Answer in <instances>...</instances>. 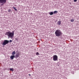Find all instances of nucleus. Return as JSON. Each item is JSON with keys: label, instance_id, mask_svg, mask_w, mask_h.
<instances>
[{"label": "nucleus", "instance_id": "nucleus-2", "mask_svg": "<svg viewBox=\"0 0 79 79\" xmlns=\"http://www.w3.org/2000/svg\"><path fill=\"white\" fill-rule=\"evenodd\" d=\"M55 34L56 36L57 37H59V36H60V35H61V32L60 30H57L55 32Z\"/></svg>", "mask_w": 79, "mask_h": 79}, {"label": "nucleus", "instance_id": "nucleus-15", "mask_svg": "<svg viewBox=\"0 0 79 79\" xmlns=\"http://www.w3.org/2000/svg\"><path fill=\"white\" fill-rule=\"evenodd\" d=\"M36 55H39V52H37L36 53Z\"/></svg>", "mask_w": 79, "mask_h": 79}, {"label": "nucleus", "instance_id": "nucleus-1", "mask_svg": "<svg viewBox=\"0 0 79 79\" xmlns=\"http://www.w3.org/2000/svg\"><path fill=\"white\" fill-rule=\"evenodd\" d=\"M15 31H13L12 32H11L10 31H7L5 33V35H7L9 37L11 38L14 36V32Z\"/></svg>", "mask_w": 79, "mask_h": 79}, {"label": "nucleus", "instance_id": "nucleus-11", "mask_svg": "<svg viewBox=\"0 0 79 79\" xmlns=\"http://www.w3.org/2000/svg\"><path fill=\"white\" fill-rule=\"evenodd\" d=\"M13 8L14 9V10H15V11H17V9H16V7H13Z\"/></svg>", "mask_w": 79, "mask_h": 79}, {"label": "nucleus", "instance_id": "nucleus-19", "mask_svg": "<svg viewBox=\"0 0 79 79\" xmlns=\"http://www.w3.org/2000/svg\"><path fill=\"white\" fill-rule=\"evenodd\" d=\"M29 76H31V74H29Z\"/></svg>", "mask_w": 79, "mask_h": 79}, {"label": "nucleus", "instance_id": "nucleus-9", "mask_svg": "<svg viewBox=\"0 0 79 79\" xmlns=\"http://www.w3.org/2000/svg\"><path fill=\"white\" fill-rule=\"evenodd\" d=\"M16 54V52L15 51H14L12 53V56L15 55Z\"/></svg>", "mask_w": 79, "mask_h": 79}, {"label": "nucleus", "instance_id": "nucleus-5", "mask_svg": "<svg viewBox=\"0 0 79 79\" xmlns=\"http://www.w3.org/2000/svg\"><path fill=\"white\" fill-rule=\"evenodd\" d=\"M6 2V0H0V3H3L2 5H3V4L5 3Z\"/></svg>", "mask_w": 79, "mask_h": 79}, {"label": "nucleus", "instance_id": "nucleus-16", "mask_svg": "<svg viewBox=\"0 0 79 79\" xmlns=\"http://www.w3.org/2000/svg\"><path fill=\"white\" fill-rule=\"evenodd\" d=\"M11 9H9L8 10V12H11Z\"/></svg>", "mask_w": 79, "mask_h": 79}, {"label": "nucleus", "instance_id": "nucleus-13", "mask_svg": "<svg viewBox=\"0 0 79 79\" xmlns=\"http://www.w3.org/2000/svg\"><path fill=\"white\" fill-rule=\"evenodd\" d=\"M10 71H14V70L11 68L10 69Z\"/></svg>", "mask_w": 79, "mask_h": 79}, {"label": "nucleus", "instance_id": "nucleus-3", "mask_svg": "<svg viewBox=\"0 0 79 79\" xmlns=\"http://www.w3.org/2000/svg\"><path fill=\"white\" fill-rule=\"evenodd\" d=\"M9 40H5L2 44L3 45H6L8 44L9 43Z\"/></svg>", "mask_w": 79, "mask_h": 79}, {"label": "nucleus", "instance_id": "nucleus-7", "mask_svg": "<svg viewBox=\"0 0 79 79\" xmlns=\"http://www.w3.org/2000/svg\"><path fill=\"white\" fill-rule=\"evenodd\" d=\"M14 58H15V55H12L10 56V58L11 60H13V59H14Z\"/></svg>", "mask_w": 79, "mask_h": 79}, {"label": "nucleus", "instance_id": "nucleus-14", "mask_svg": "<svg viewBox=\"0 0 79 79\" xmlns=\"http://www.w3.org/2000/svg\"><path fill=\"white\" fill-rule=\"evenodd\" d=\"M58 13V11H55L54 12V14H55V13Z\"/></svg>", "mask_w": 79, "mask_h": 79}, {"label": "nucleus", "instance_id": "nucleus-17", "mask_svg": "<svg viewBox=\"0 0 79 79\" xmlns=\"http://www.w3.org/2000/svg\"><path fill=\"white\" fill-rule=\"evenodd\" d=\"M77 0H74V2H77Z\"/></svg>", "mask_w": 79, "mask_h": 79}, {"label": "nucleus", "instance_id": "nucleus-6", "mask_svg": "<svg viewBox=\"0 0 79 79\" xmlns=\"http://www.w3.org/2000/svg\"><path fill=\"white\" fill-rule=\"evenodd\" d=\"M19 52H18L15 54V58H18V57H19Z\"/></svg>", "mask_w": 79, "mask_h": 79}, {"label": "nucleus", "instance_id": "nucleus-8", "mask_svg": "<svg viewBox=\"0 0 79 79\" xmlns=\"http://www.w3.org/2000/svg\"><path fill=\"white\" fill-rule=\"evenodd\" d=\"M61 23V21H59L57 22L58 25H60Z\"/></svg>", "mask_w": 79, "mask_h": 79}, {"label": "nucleus", "instance_id": "nucleus-18", "mask_svg": "<svg viewBox=\"0 0 79 79\" xmlns=\"http://www.w3.org/2000/svg\"><path fill=\"white\" fill-rule=\"evenodd\" d=\"M10 42H12V40H10Z\"/></svg>", "mask_w": 79, "mask_h": 79}, {"label": "nucleus", "instance_id": "nucleus-10", "mask_svg": "<svg viewBox=\"0 0 79 79\" xmlns=\"http://www.w3.org/2000/svg\"><path fill=\"white\" fill-rule=\"evenodd\" d=\"M48 14L50 15H53V12H51L48 13Z\"/></svg>", "mask_w": 79, "mask_h": 79}, {"label": "nucleus", "instance_id": "nucleus-12", "mask_svg": "<svg viewBox=\"0 0 79 79\" xmlns=\"http://www.w3.org/2000/svg\"><path fill=\"white\" fill-rule=\"evenodd\" d=\"M74 20L73 19H71L70 20V21H71V22H72V23H73V22H74Z\"/></svg>", "mask_w": 79, "mask_h": 79}, {"label": "nucleus", "instance_id": "nucleus-4", "mask_svg": "<svg viewBox=\"0 0 79 79\" xmlns=\"http://www.w3.org/2000/svg\"><path fill=\"white\" fill-rule=\"evenodd\" d=\"M53 60L54 61H57L58 60V56L56 55H54Z\"/></svg>", "mask_w": 79, "mask_h": 79}]
</instances>
